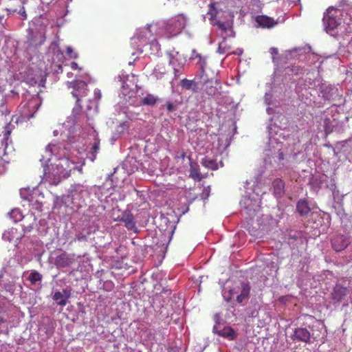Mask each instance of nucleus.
I'll return each mask as SVG.
<instances>
[{"instance_id": "obj_1", "label": "nucleus", "mask_w": 352, "mask_h": 352, "mask_svg": "<svg viewBox=\"0 0 352 352\" xmlns=\"http://www.w3.org/2000/svg\"><path fill=\"white\" fill-rule=\"evenodd\" d=\"M69 155L58 158L54 164H51L44 168V176L47 182L52 185H57L63 178L68 177L72 170L76 168V164Z\"/></svg>"}, {"instance_id": "obj_2", "label": "nucleus", "mask_w": 352, "mask_h": 352, "mask_svg": "<svg viewBox=\"0 0 352 352\" xmlns=\"http://www.w3.org/2000/svg\"><path fill=\"white\" fill-rule=\"evenodd\" d=\"M42 101L37 95L30 96L28 94L25 99L21 102L19 107V111L22 120H29L34 117V113L37 111Z\"/></svg>"}, {"instance_id": "obj_3", "label": "nucleus", "mask_w": 352, "mask_h": 352, "mask_svg": "<svg viewBox=\"0 0 352 352\" xmlns=\"http://www.w3.org/2000/svg\"><path fill=\"white\" fill-rule=\"evenodd\" d=\"M186 26V19L183 15L175 16L169 19L164 25L167 38L178 35Z\"/></svg>"}, {"instance_id": "obj_4", "label": "nucleus", "mask_w": 352, "mask_h": 352, "mask_svg": "<svg viewBox=\"0 0 352 352\" xmlns=\"http://www.w3.org/2000/svg\"><path fill=\"white\" fill-rule=\"evenodd\" d=\"M68 87L72 88V94L76 99V105L81 109L80 104V98L87 95V84L84 80H75L72 82H68Z\"/></svg>"}, {"instance_id": "obj_5", "label": "nucleus", "mask_w": 352, "mask_h": 352, "mask_svg": "<svg viewBox=\"0 0 352 352\" xmlns=\"http://www.w3.org/2000/svg\"><path fill=\"white\" fill-rule=\"evenodd\" d=\"M325 30L331 33L341 24V19L338 18V12L336 10L329 9L328 13L323 18Z\"/></svg>"}, {"instance_id": "obj_6", "label": "nucleus", "mask_w": 352, "mask_h": 352, "mask_svg": "<svg viewBox=\"0 0 352 352\" xmlns=\"http://www.w3.org/2000/svg\"><path fill=\"white\" fill-rule=\"evenodd\" d=\"M250 291L251 286L248 282H242L241 283V287L239 288L238 291H235V289L231 290V295H234L235 294H237L236 300L238 303L241 304L244 301H248L250 297Z\"/></svg>"}, {"instance_id": "obj_7", "label": "nucleus", "mask_w": 352, "mask_h": 352, "mask_svg": "<svg viewBox=\"0 0 352 352\" xmlns=\"http://www.w3.org/2000/svg\"><path fill=\"white\" fill-rule=\"evenodd\" d=\"M350 243L349 237L344 235H337L331 239L332 248L336 252H340L344 250Z\"/></svg>"}, {"instance_id": "obj_8", "label": "nucleus", "mask_w": 352, "mask_h": 352, "mask_svg": "<svg viewBox=\"0 0 352 352\" xmlns=\"http://www.w3.org/2000/svg\"><path fill=\"white\" fill-rule=\"evenodd\" d=\"M349 294L346 287L340 285H336L331 292V299L334 303L341 302Z\"/></svg>"}, {"instance_id": "obj_9", "label": "nucleus", "mask_w": 352, "mask_h": 352, "mask_svg": "<svg viewBox=\"0 0 352 352\" xmlns=\"http://www.w3.org/2000/svg\"><path fill=\"white\" fill-rule=\"evenodd\" d=\"M257 26L262 28H272L278 24V21L267 15H258L255 18Z\"/></svg>"}, {"instance_id": "obj_10", "label": "nucleus", "mask_w": 352, "mask_h": 352, "mask_svg": "<svg viewBox=\"0 0 352 352\" xmlns=\"http://www.w3.org/2000/svg\"><path fill=\"white\" fill-rule=\"evenodd\" d=\"M213 331L218 336L226 338L229 340H233L236 337V333L234 330L230 327H224L219 329L217 327L214 326Z\"/></svg>"}, {"instance_id": "obj_11", "label": "nucleus", "mask_w": 352, "mask_h": 352, "mask_svg": "<svg viewBox=\"0 0 352 352\" xmlns=\"http://www.w3.org/2000/svg\"><path fill=\"white\" fill-rule=\"evenodd\" d=\"M294 337L298 341L305 343L311 342V333L306 328H297L294 331Z\"/></svg>"}, {"instance_id": "obj_12", "label": "nucleus", "mask_w": 352, "mask_h": 352, "mask_svg": "<svg viewBox=\"0 0 352 352\" xmlns=\"http://www.w3.org/2000/svg\"><path fill=\"white\" fill-rule=\"evenodd\" d=\"M274 195L276 197H281L285 194V182L280 178L272 182Z\"/></svg>"}, {"instance_id": "obj_13", "label": "nucleus", "mask_w": 352, "mask_h": 352, "mask_svg": "<svg viewBox=\"0 0 352 352\" xmlns=\"http://www.w3.org/2000/svg\"><path fill=\"white\" fill-rule=\"evenodd\" d=\"M296 210L300 216L305 217L310 212L311 208L307 199H300L296 204Z\"/></svg>"}, {"instance_id": "obj_14", "label": "nucleus", "mask_w": 352, "mask_h": 352, "mask_svg": "<svg viewBox=\"0 0 352 352\" xmlns=\"http://www.w3.org/2000/svg\"><path fill=\"white\" fill-rule=\"evenodd\" d=\"M189 176L195 181L200 182L203 179L199 165L196 162H190V175Z\"/></svg>"}, {"instance_id": "obj_15", "label": "nucleus", "mask_w": 352, "mask_h": 352, "mask_svg": "<svg viewBox=\"0 0 352 352\" xmlns=\"http://www.w3.org/2000/svg\"><path fill=\"white\" fill-rule=\"evenodd\" d=\"M160 226L162 228L164 227L162 224H160ZM164 226L166 227V229L164 230V234L166 236H168L170 241L175 232L176 225L174 221H164Z\"/></svg>"}, {"instance_id": "obj_16", "label": "nucleus", "mask_w": 352, "mask_h": 352, "mask_svg": "<svg viewBox=\"0 0 352 352\" xmlns=\"http://www.w3.org/2000/svg\"><path fill=\"white\" fill-rule=\"evenodd\" d=\"M201 164L207 168L215 170L219 168V164L215 160L204 157L201 160Z\"/></svg>"}, {"instance_id": "obj_17", "label": "nucleus", "mask_w": 352, "mask_h": 352, "mask_svg": "<svg viewBox=\"0 0 352 352\" xmlns=\"http://www.w3.org/2000/svg\"><path fill=\"white\" fill-rule=\"evenodd\" d=\"M7 217L14 220H23L25 216L23 214L22 210L19 208H14L12 209L8 213Z\"/></svg>"}, {"instance_id": "obj_18", "label": "nucleus", "mask_w": 352, "mask_h": 352, "mask_svg": "<svg viewBox=\"0 0 352 352\" xmlns=\"http://www.w3.org/2000/svg\"><path fill=\"white\" fill-rule=\"evenodd\" d=\"M158 98L157 96L151 94H146V95L142 98L141 104L144 105L153 106L156 104Z\"/></svg>"}, {"instance_id": "obj_19", "label": "nucleus", "mask_w": 352, "mask_h": 352, "mask_svg": "<svg viewBox=\"0 0 352 352\" xmlns=\"http://www.w3.org/2000/svg\"><path fill=\"white\" fill-rule=\"evenodd\" d=\"M43 276L37 271L33 270L28 277V280L32 285H35L37 282L42 280Z\"/></svg>"}, {"instance_id": "obj_20", "label": "nucleus", "mask_w": 352, "mask_h": 352, "mask_svg": "<svg viewBox=\"0 0 352 352\" xmlns=\"http://www.w3.org/2000/svg\"><path fill=\"white\" fill-rule=\"evenodd\" d=\"M53 300L57 302L58 305L64 307L67 305V300L60 292H56L53 295Z\"/></svg>"}, {"instance_id": "obj_21", "label": "nucleus", "mask_w": 352, "mask_h": 352, "mask_svg": "<svg viewBox=\"0 0 352 352\" xmlns=\"http://www.w3.org/2000/svg\"><path fill=\"white\" fill-rule=\"evenodd\" d=\"M231 47L227 43L226 38L219 43L217 52L219 54L229 53Z\"/></svg>"}, {"instance_id": "obj_22", "label": "nucleus", "mask_w": 352, "mask_h": 352, "mask_svg": "<svg viewBox=\"0 0 352 352\" xmlns=\"http://www.w3.org/2000/svg\"><path fill=\"white\" fill-rule=\"evenodd\" d=\"M245 204H247L246 206V213L251 215L252 213H254L256 211H258L260 209V206L258 205V203L257 201H254L252 204H248L245 202Z\"/></svg>"}, {"instance_id": "obj_23", "label": "nucleus", "mask_w": 352, "mask_h": 352, "mask_svg": "<svg viewBox=\"0 0 352 352\" xmlns=\"http://www.w3.org/2000/svg\"><path fill=\"white\" fill-rule=\"evenodd\" d=\"M177 59L175 57H172L170 60V64L173 66L174 69V74L176 78H178L180 75V69L183 67L182 64L176 65Z\"/></svg>"}, {"instance_id": "obj_24", "label": "nucleus", "mask_w": 352, "mask_h": 352, "mask_svg": "<svg viewBox=\"0 0 352 352\" xmlns=\"http://www.w3.org/2000/svg\"><path fill=\"white\" fill-rule=\"evenodd\" d=\"M100 150V140L98 139H96L94 143V145L91 148V160L94 162L96 158V154Z\"/></svg>"}, {"instance_id": "obj_25", "label": "nucleus", "mask_w": 352, "mask_h": 352, "mask_svg": "<svg viewBox=\"0 0 352 352\" xmlns=\"http://www.w3.org/2000/svg\"><path fill=\"white\" fill-rule=\"evenodd\" d=\"M68 258L65 254H61L56 258V263L60 267H66L68 265Z\"/></svg>"}, {"instance_id": "obj_26", "label": "nucleus", "mask_w": 352, "mask_h": 352, "mask_svg": "<svg viewBox=\"0 0 352 352\" xmlns=\"http://www.w3.org/2000/svg\"><path fill=\"white\" fill-rule=\"evenodd\" d=\"M214 6L215 3H210L209 10L207 13V14L209 16V19L210 21L214 20L217 14V10L215 8Z\"/></svg>"}, {"instance_id": "obj_27", "label": "nucleus", "mask_w": 352, "mask_h": 352, "mask_svg": "<svg viewBox=\"0 0 352 352\" xmlns=\"http://www.w3.org/2000/svg\"><path fill=\"white\" fill-rule=\"evenodd\" d=\"M124 223V226L129 230L133 231L134 233H138L140 230H138L135 223L137 221H123Z\"/></svg>"}, {"instance_id": "obj_28", "label": "nucleus", "mask_w": 352, "mask_h": 352, "mask_svg": "<svg viewBox=\"0 0 352 352\" xmlns=\"http://www.w3.org/2000/svg\"><path fill=\"white\" fill-rule=\"evenodd\" d=\"M80 138H78L76 140V138L74 137H69L68 138V144L69 146L75 150H78L80 148V146L76 144V142L79 141Z\"/></svg>"}, {"instance_id": "obj_29", "label": "nucleus", "mask_w": 352, "mask_h": 352, "mask_svg": "<svg viewBox=\"0 0 352 352\" xmlns=\"http://www.w3.org/2000/svg\"><path fill=\"white\" fill-rule=\"evenodd\" d=\"M206 92L209 96H215L218 94V88L212 85L210 87L207 86L206 88Z\"/></svg>"}, {"instance_id": "obj_30", "label": "nucleus", "mask_w": 352, "mask_h": 352, "mask_svg": "<svg viewBox=\"0 0 352 352\" xmlns=\"http://www.w3.org/2000/svg\"><path fill=\"white\" fill-rule=\"evenodd\" d=\"M56 148V146L54 144H48L46 147H45V153H46V157H50L52 156V154L53 153V152L54 151V149Z\"/></svg>"}, {"instance_id": "obj_31", "label": "nucleus", "mask_w": 352, "mask_h": 352, "mask_svg": "<svg viewBox=\"0 0 352 352\" xmlns=\"http://www.w3.org/2000/svg\"><path fill=\"white\" fill-rule=\"evenodd\" d=\"M3 133L4 139L8 140V139L9 138V136L11 134L10 124V123L6 124V126L4 128V130H3Z\"/></svg>"}, {"instance_id": "obj_32", "label": "nucleus", "mask_w": 352, "mask_h": 352, "mask_svg": "<svg viewBox=\"0 0 352 352\" xmlns=\"http://www.w3.org/2000/svg\"><path fill=\"white\" fill-rule=\"evenodd\" d=\"M210 186L204 188L201 192V198L204 199H208L210 195Z\"/></svg>"}, {"instance_id": "obj_33", "label": "nucleus", "mask_w": 352, "mask_h": 352, "mask_svg": "<svg viewBox=\"0 0 352 352\" xmlns=\"http://www.w3.org/2000/svg\"><path fill=\"white\" fill-rule=\"evenodd\" d=\"M66 52H67V54L68 56H69L71 58H77V54L76 53H75L72 48L71 47H67V50H66Z\"/></svg>"}, {"instance_id": "obj_34", "label": "nucleus", "mask_w": 352, "mask_h": 352, "mask_svg": "<svg viewBox=\"0 0 352 352\" xmlns=\"http://www.w3.org/2000/svg\"><path fill=\"white\" fill-rule=\"evenodd\" d=\"M190 58L192 59V60L196 59V58H199V62L200 63L201 62V56L200 54L197 52L195 50H192Z\"/></svg>"}, {"instance_id": "obj_35", "label": "nucleus", "mask_w": 352, "mask_h": 352, "mask_svg": "<svg viewBox=\"0 0 352 352\" xmlns=\"http://www.w3.org/2000/svg\"><path fill=\"white\" fill-rule=\"evenodd\" d=\"M19 13L20 15L22 16L23 20H25L27 19L26 12H25V8L23 6L20 9Z\"/></svg>"}, {"instance_id": "obj_36", "label": "nucleus", "mask_w": 352, "mask_h": 352, "mask_svg": "<svg viewBox=\"0 0 352 352\" xmlns=\"http://www.w3.org/2000/svg\"><path fill=\"white\" fill-rule=\"evenodd\" d=\"M166 108L168 112H172L175 110V106L172 102H167Z\"/></svg>"}, {"instance_id": "obj_37", "label": "nucleus", "mask_w": 352, "mask_h": 352, "mask_svg": "<svg viewBox=\"0 0 352 352\" xmlns=\"http://www.w3.org/2000/svg\"><path fill=\"white\" fill-rule=\"evenodd\" d=\"M70 67L73 70H81V67H78V64L76 62H72L70 65Z\"/></svg>"}, {"instance_id": "obj_38", "label": "nucleus", "mask_w": 352, "mask_h": 352, "mask_svg": "<svg viewBox=\"0 0 352 352\" xmlns=\"http://www.w3.org/2000/svg\"><path fill=\"white\" fill-rule=\"evenodd\" d=\"M94 96H95V98L97 99V100H100V98H101V92H100V90L98 89H96L94 90Z\"/></svg>"}, {"instance_id": "obj_39", "label": "nucleus", "mask_w": 352, "mask_h": 352, "mask_svg": "<svg viewBox=\"0 0 352 352\" xmlns=\"http://www.w3.org/2000/svg\"><path fill=\"white\" fill-rule=\"evenodd\" d=\"M62 293L63 294L64 297L67 300V298H69L70 297V296H71V292L69 290H68V289H63Z\"/></svg>"}, {"instance_id": "obj_40", "label": "nucleus", "mask_w": 352, "mask_h": 352, "mask_svg": "<svg viewBox=\"0 0 352 352\" xmlns=\"http://www.w3.org/2000/svg\"><path fill=\"white\" fill-rule=\"evenodd\" d=\"M217 25H218L219 28L220 30H221L222 31L226 32V31L227 30V28H227V26H226V24H224V23H220V22H219V23H217Z\"/></svg>"}, {"instance_id": "obj_41", "label": "nucleus", "mask_w": 352, "mask_h": 352, "mask_svg": "<svg viewBox=\"0 0 352 352\" xmlns=\"http://www.w3.org/2000/svg\"><path fill=\"white\" fill-rule=\"evenodd\" d=\"M144 37H145V36H144V35H142L141 34H137V38H138L139 41H142H142H144Z\"/></svg>"}, {"instance_id": "obj_42", "label": "nucleus", "mask_w": 352, "mask_h": 352, "mask_svg": "<svg viewBox=\"0 0 352 352\" xmlns=\"http://www.w3.org/2000/svg\"><path fill=\"white\" fill-rule=\"evenodd\" d=\"M348 50H349V52L352 54V38H351V41L349 42V45H348Z\"/></svg>"}, {"instance_id": "obj_43", "label": "nucleus", "mask_w": 352, "mask_h": 352, "mask_svg": "<svg viewBox=\"0 0 352 352\" xmlns=\"http://www.w3.org/2000/svg\"><path fill=\"white\" fill-rule=\"evenodd\" d=\"M150 28H151V25H148L146 28H145V30L151 32V30H150Z\"/></svg>"}, {"instance_id": "obj_44", "label": "nucleus", "mask_w": 352, "mask_h": 352, "mask_svg": "<svg viewBox=\"0 0 352 352\" xmlns=\"http://www.w3.org/2000/svg\"><path fill=\"white\" fill-rule=\"evenodd\" d=\"M243 52L242 50H239V52H233L234 54H241Z\"/></svg>"}, {"instance_id": "obj_45", "label": "nucleus", "mask_w": 352, "mask_h": 352, "mask_svg": "<svg viewBox=\"0 0 352 352\" xmlns=\"http://www.w3.org/2000/svg\"><path fill=\"white\" fill-rule=\"evenodd\" d=\"M72 76H73L72 73H71V72H68V73H67V76H68L69 78L72 77Z\"/></svg>"}, {"instance_id": "obj_46", "label": "nucleus", "mask_w": 352, "mask_h": 352, "mask_svg": "<svg viewBox=\"0 0 352 352\" xmlns=\"http://www.w3.org/2000/svg\"><path fill=\"white\" fill-rule=\"evenodd\" d=\"M272 50H273V53H276L277 52V50L275 48H273Z\"/></svg>"}, {"instance_id": "obj_47", "label": "nucleus", "mask_w": 352, "mask_h": 352, "mask_svg": "<svg viewBox=\"0 0 352 352\" xmlns=\"http://www.w3.org/2000/svg\"><path fill=\"white\" fill-rule=\"evenodd\" d=\"M220 166L221 167H223V163L222 161L220 162Z\"/></svg>"}, {"instance_id": "obj_48", "label": "nucleus", "mask_w": 352, "mask_h": 352, "mask_svg": "<svg viewBox=\"0 0 352 352\" xmlns=\"http://www.w3.org/2000/svg\"><path fill=\"white\" fill-rule=\"evenodd\" d=\"M114 220H120V221H122V220H124V219H123V218L119 219V217H118L117 219H114Z\"/></svg>"}, {"instance_id": "obj_49", "label": "nucleus", "mask_w": 352, "mask_h": 352, "mask_svg": "<svg viewBox=\"0 0 352 352\" xmlns=\"http://www.w3.org/2000/svg\"><path fill=\"white\" fill-rule=\"evenodd\" d=\"M337 11H338V15H339V14H340V15H342V11H341V10H340V12H339L338 10H337Z\"/></svg>"}, {"instance_id": "obj_50", "label": "nucleus", "mask_w": 352, "mask_h": 352, "mask_svg": "<svg viewBox=\"0 0 352 352\" xmlns=\"http://www.w3.org/2000/svg\"><path fill=\"white\" fill-rule=\"evenodd\" d=\"M184 156H185V153H183V155H182V157H184Z\"/></svg>"}, {"instance_id": "obj_51", "label": "nucleus", "mask_w": 352, "mask_h": 352, "mask_svg": "<svg viewBox=\"0 0 352 352\" xmlns=\"http://www.w3.org/2000/svg\"><path fill=\"white\" fill-rule=\"evenodd\" d=\"M139 223H141V221H138ZM146 221H142V223H145Z\"/></svg>"}]
</instances>
